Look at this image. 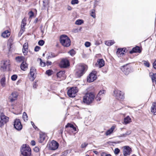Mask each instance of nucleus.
Segmentation results:
<instances>
[{
    "mask_svg": "<svg viewBox=\"0 0 156 156\" xmlns=\"http://www.w3.org/2000/svg\"><path fill=\"white\" fill-rule=\"evenodd\" d=\"M101 156H112L111 155L109 154H107L105 152H102L101 153Z\"/></svg>",
    "mask_w": 156,
    "mask_h": 156,
    "instance_id": "45",
    "label": "nucleus"
},
{
    "mask_svg": "<svg viewBox=\"0 0 156 156\" xmlns=\"http://www.w3.org/2000/svg\"><path fill=\"white\" fill-rule=\"evenodd\" d=\"M131 122V119L129 116H128L124 119L122 123L124 124H126Z\"/></svg>",
    "mask_w": 156,
    "mask_h": 156,
    "instance_id": "23",
    "label": "nucleus"
},
{
    "mask_svg": "<svg viewBox=\"0 0 156 156\" xmlns=\"http://www.w3.org/2000/svg\"><path fill=\"white\" fill-rule=\"evenodd\" d=\"M90 16L94 18H95L96 17V15L95 13V10L94 9H92L90 11Z\"/></svg>",
    "mask_w": 156,
    "mask_h": 156,
    "instance_id": "36",
    "label": "nucleus"
},
{
    "mask_svg": "<svg viewBox=\"0 0 156 156\" xmlns=\"http://www.w3.org/2000/svg\"><path fill=\"white\" fill-rule=\"evenodd\" d=\"M126 49L125 48H118L117 52V55L118 56H119L120 55H123L124 54V52H126Z\"/></svg>",
    "mask_w": 156,
    "mask_h": 156,
    "instance_id": "18",
    "label": "nucleus"
},
{
    "mask_svg": "<svg viewBox=\"0 0 156 156\" xmlns=\"http://www.w3.org/2000/svg\"><path fill=\"white\" fill-rule=\"evenodd\" d=\"M100 43L98 41H96L95 43V44L96 45H99L100 44Z\"/></svg>",
    "mask_w": 156,
    "mask_h": 156,
    "instance_id": "62",
    "label": "nucleus"
},
{
    "mask_svg": "<svg viewBox=\"0 0 156 156\" xmlns=\"http://www.w3.org/2000/svg\"><path fill=\"white\" fill-rule=\"evenodd\" d=\"M90 43L89 42H86L85 43V45L87 47H88L90 46Z\"/></svg>",
    "mask_w": 156,
    "mask_h": 156,
    "instance_id": "52",
    "label": "nucleus"
},
{
    "mask_svg": "<svg viewBox=\"0 0 156 156\" xmlns=\"http://www.w3.org/2000/svg\"><path fill=\"white\" fill-rule=\"evenodd\" d=\"M5 77H3L0 80V83L2 86L4 87L5 84Z\"/></svg>",
    "mask_w": 156,
    "mask_h": 156,
    "instance_id": "33",
    "label": "nucleus"
},
{
    "mask_svg": "<svg viewBox=\"0 0 156 156\" xmlns=\"http://www.w3.org/2000/svg\"><path fill=\"white\" fill-rule=\"evenodd\" d=\"M87 69V66L85 65H82L78 66L76 72V76L80 77L84 73Z\"/></svg>",
    "mask_w": 156,
    "mask_h": 156,
    "instance_id": "4",
    "label": "nucleus"
},
{
    "mask_svg": "<svg viewBox=\"0 0 156 156\" xmlns=\"http://www.w3.org/2000/svg\"><path fill=\"white\" fill-rule=\"evenodd\" d=\"M120 150L118 148H116L114 151V153L115 155H117L119 153Z\"/></svg>",
    "mask_w": 156,
    "mask_h": 156,
    "instance_id": "40",
    "label": "nucleus"
},
{
    "mask_svg": "<svg viewBox=\"0 0 156 156\" xmlns=\"http://www.w3.org/2000/svg\"><path fill=\"white\" fill-rule=\"evenodd\" d=\"M102 98V97L98 94L96 97L95 99L97 101H99L101 100Z\"/></svg>",
    "mask_w": 156,
    "mask_h": 156,
    "instance_id": "46",
    "label": "nucleus"
},
{
    "mask_svg": "<svg viewBox=\"0 0 156 156\" xmlns=\"http://www.w3.org/2000/svg\"><path fill=\"white\" fill-rule=\"evenodd\" d=\"M143 62H144V65L145 66H146L148 67H149L150 63L148 61H143Z\"/></svg>",
    "mask_w": 156,
    "mask_h": 156,
    "instance_id": "41",
    "label": "nucleus"
},
{
    "mask_svg": "<svg viewBox=\"0 0 156 156\" xmlns=\"http://www.w3.org/2000/svg\"><path fill=\"white\" fill-rule=\"evenodd\" d=\"M35 144H36V143L34 140H32L31 141V144L33 146H34L35 145Z\"/></svg>",
    "mask_w": 156,
    "mask_h": 156,
    "instance_id": "59",
    "label": "nucleus"
},
{
    "mask_svg": "<svg viewBox=\"0 0 156 156\" xmlns=\"http://www.w3.org/2000/svg\"><path fill=\"white\" fill-rule=\"evenodd\" d=\"M10 64V61L9 60L2 62L1 65V70L3 71L9 70Z\"/></svg>",
    "mask_w": 156,
    "mask_h": 156,
    "instance_id": "6",
    "label": "nucleus"
},
{
    "mask_svg": "<svg viewBox=\"0 0 156 156\" xmlns=\"http://www.w3.org/2000/svg\"><path fill=\"white\" fill-rule=\"evenodd\" d=\"M28 44L27 43H24L22 49L24 55H25L27 54L28 53Z\"/></svg>",
    "mask_w": 156,
    "mask_h": 156,
    "instance_id": "19",
    "label": "nucleus"
},
{
    "mask_svg": "<svg viewBox=\"0 0 156 156\" xmlns=\"http://www.w3.org/2000/svg\"><path fill=\"white\" fill-rule=\"evenodd\" d=\"M114 129H115L114 126H112L110 129L108 130L107 131V132L105 133L106 135L107 136H108V135H110L113 132Z\"/></svg>",
    "mask_w": 156,
    "mask_h": 156,
    "instance_id": "27",
    "label": "nucleus"
},
{
    "mask_svg": "<svg viewBox=\"0 0 156 156\" xmlns=\"http://www.w3.org/2000/svg\"><path fill=\"white\" fill-rule=\"evenodd\" d=\"M38 20L37 18H36L34 21V23H36L37 22Z\"/></svg>",
    "mask_w": 156,
    "mask_h": 156,
    "instance_id": "63",
    "label": "nucleus"
},
{
    "mask_svg": "<svg viewBox=\"0 0 156 156\" xmlns=\"http://www.w3.org/2000/svg\"><path fill=\"white\" fill-rule=\"evenodd\" d=\"M153 66L154 68L156 69V60L153 62Z\"/></svg>",
    "mask_w": 156,
    "mask_h": 156,
    "instance_id": "56",
    "label": "nucleus"
},
{
    "mask_svg": "<svg viewBox=\"0 0 156 156\" xmlns=\"http://www.w3.org/2000/svg\"><path fill=\"white\" fill-rule=\"evenodd\" d=\"M59 66L61 68H66L69 66V62L67 59H63L59 63Z\"/></svg>",
    "mask_w": 156,
    "mask_h": 156,
    "instance_id": "11",
    "label": "nucleus"
},
{
    "mask_svg": "<svg viewBox=\"0 0 156 156\" xmlns=\"http://www.w3.org/2000/svg\"><path fill=\"white\" fill-rule=\"evenodd\" d=\"M29 15L30 17V18L34 16V12L32 11H30L29 13Z\"/></svg>",
    "mask_w": 156,
    "mask_h": 156,
    "instance_id": "54",
    "label": "nucleus"
},
{
    "mask_svg": "<svg viewBox=\"0 0 156 156\" xmlns=\"http://www.w3.org/2000/svg\"><path fill=\"white\" fill-rule=\"evenodd\" d=\"M9 118L5 115L3 113H2L0 115V120L6 124L9 121Z\"/></svg>",
    "mask_w": 156,
    "mask_h": 156,
    "instance_id": "16",
    "label": "nucleus"
},
{
    "mask_svg": "<svg viewBox=\"0 0 156 156\" xmlns=\"http://www.w3.org/2000/svg\"><path fill=\"white\" fill-rule=\"evenodd\" d=\"M151 79L153 82H155V83H156V73L153 74Z\"/></svg>",
    "mask_w": 156,
    "mask_h": 156,
    "instance_id": "38",
    "label": "nucleus"
},
{
    "mask_svg": "<svg viewBox=\"0 0 156 156\" xmlns=\"http://www.w3.org/2000/svg\"><path fill=\"white\" fill-rule=\"evenodd\" d=\"M56 56V55L54 53L51 52H49L48 53L47 59H50L51 58L55 57Z\"/></svg>",
    "mask_w": 156,
    "mask_h": 156,
    "instance_id": "31",
    "label": "nucleus"
},
{
    "mask_svg": "<svg viewBox=\"0 0 156 156\" xmlns=\"http://www.w3.org/2000/svg\"><path fill=\"white\" fill-rule=\"evenodd\" d=\"M23 118L25 121H27L28 120V116L25 112H23Z\"/></svg>",
    "mask_w": 156,
    "mask_h": 156,
    "instance_id": "34",
    "label": "nucleus"
},
{
    "mask_svg": "<svg viewBox=\"0 0 156 156\" xmlns=\"http://www.w3.org/2000/svg\"><path fill=\"white\" fill-rule=\"evenodd\" d=\"M73 129L74 131H76V128L74 127V126H73V127L72 128Z\"/></svg>",
    "mask_w": 156,
    "mask_h": 156,
    "instance_id": "64",
    "label": "nucleus"
},
{
    "mask_svg": "<svg viewBox=\"0 0 156 156\" xmlns=\"http://www.w3.org/2000/svg\"><path fill=\"white\" fill-rule=\"evenodd\" d=\"M58 146V143L54 140H53L51 142L48 143L47 145V147H48L49 149L51 150H56Z\"/></svg>",
    "mask_w": 156,
    "mask_h": 156,
    "instance_id": "8",
    "label": "nucleus"
},
{
    "mask_svg": "<svg viewBox=\"0 0 156 156\" xmlns=\"http://www.w3.org/2000/svg\"><path fill=\"white\" fill-rule=\"evenodd\" d=\"M87 144H88L87 143H83L82 144L81 146V147L82 148H85L87 146Z\"/></svg>",
    "mask_w": 156,
    "mask_h": 156,
    "instance_id": "50",
    "label": "nucleus"
},
{
    "mask_svg": "<svg viewBox=\"0 0 156 156\" xmlns=\"http://www.w3.org/2000/svg\"><path fill=\"white\" fill-rule=\"evenodd\" d=\"M73 126H74L73 125L69 123H68L67 124V125L65 127L66 128L70 127V128H72L73 127Z\"/></svg>",
    "mask_w": 156,
    "mask_h": 156,
    "instance_id": "47",
    "label": "nucleus"
},
{
    "mask_svg": "<svg viewBox=\"0 0 156 156\" xmlns=\"http://www.w3.org/2000/svg\"><path fill=\"white\" fill-rule=\"evenodd\" d=\"M113 95L116 99L121 100L124 98V93L118 90H115L113 92Z\"/></svg>",
    "mask_w": 156,
    "mask_h": 156,
    "instance_id": "5",
    "label": "nucleus"
},
{
    "mask_svg": "<svg viewBox=\"0 0 156 156\" xmlns=\"http://www.w3.org/2000/svg\"><path fill=\"white\" fill-rule=\"evenodd\" d=\"M36 73V69L34 67H31L30 70V74L31 77L33 78L32 80H34L36 77L35 74Z\"/></svg>",
    "mask_w": 156,
    "mask_h": 156,
    "instance_id": "17",
    "label": "nucleus"
},
{
    "mask_svg": "<svg viewBox=\"0 0 156 156\" xmlns=\"http://www.w3.org/2000/svg\"><path fill=\"white\" fill-rule=\"evenodd\" d=\"M114 43V41L113 40H109L108 41H106L105 42V44L108 46H110L112 44H113Z\"/></svg>",
    "mask_w": 156,
    "mask_h": 156,
    "instance_id": "32",
    "label": "nucleus"
},
{
    "mask_svg": "<svg viewBox=\"0 0 156 156\" xmlns=\"http://www.w3.org/2000/svg\"><path fill=\"white\" fill-rule=\"evenodd\" d=\"M18 94L17 92H14L12 93L9 97V99L11 102H13L16 100Z\"/></svg>",
    "mask_w": 156,
    "mask_h": 156,
    "instance_id": "14",
    "label": "nucleus"
},
{
    "mask_svg": "<svg viewBox=\"0 0 156 156\" xmlns=\"http://www.w3.org/2000/svg\"><path fill=\"white\" fill-rule=\"evenodd\" d=\"M78 92V89L76 87L70 88L67 92L68 95L70 97H74Z\"/></svg>",
    "mask_w": 156,
    "mask_h": 156,
    "instance_id": "7",
    "label": "nucleus"
},
{
    "mask_svg": "<svg viewBox=\"0 0 156 156\" xmlns=\"http://www.w3.org/2000/svg\"><path fill=\"white\" fill-rule=\"evenodd\" d=\"M95 97V95L93 93H86L83 97V102L89 105L92 103Z\"/></svg>",
    "mask_w": 156,
    "mask_h": 156,
    "instance_id": "1",
    "label": "nucleus"
},
{
    "mask_svg": "<svg viewBox=\"0 0 156 156\" xmlns=\"http://www.w3.org/2000/svg\"><path fill=\"white\" fill-rule=\"evenodd\" d=\"M40 49V47L38 46H36L34 48V51H38Z\"/></svg>",
    "mask_w": 156,
    "mask_h": 156,
    "instance_id": "53",
    "label": "nucleus"
},
{
    "mask_svg": "<svg viewBox=\"0 0 156 156\" xmlns=\"http://www.w3.org/2000/svg\"><path fill=\"white\" fill-rule=\"evenodd\" d=\"M132 149L129 146H124L123 147V153L124 156H128L130 155Z\"/></svg>",
    "mask_w": 156,
    "mask_h": 156,
    "instance_id": "12",
    "label": "nucleus"
},
{
    "mask_svg": "<svg viewBox=\"0 0 156 156\" xmlns=\"http://www.w3.org/2000/svg\"><path fill=\"white\" fill-rule=\"evenodd\" d=\"M20 152L21 154L24 156H31V149L30 147L26 144H23L21 147Z\"/></svg>",
    "mask_w": 156,
    "mask_h": 156,
    "instance_id": "2",
    "label": "nucleus"
},
{
    "mask_svg": "<svg viewBox=\"0 0 156 156\" xmlns=\"http://www.w3.org/2000/svg\"><path fill=\"white\" fill-rule=\"evenodd\" d=\"M99 68H100L103 66L105 64L104 61L102 59H98L97 61Z\"/></svg>",
    "mask_w": 156,
    "mask_h": 156,
    "instance_id": "24",
    "label": "nucleus"
},
{
    "mask_svg": "<svg viewBox=\"0 0 156 156\" xmlns=\"http://www.w3.org/2000/svg\"><path fill=\"white\" fill-rule=\"evenodd\" d=\"M105 91L104 90H102L100 91L98 94V95L101 97H102L104 95Z\"/></svg>",
    "mask_w": 156,
    "mask_h": 156,
    "instance_id": "35",
    "label": "nucleus"
},
{
    "mask_svg": "<svg viewBox=\"0 0 156 156\" xmlns=\"http://www.w3.org/2000/svg\"><path fill=\"white\" fill-rule=\"evenodd\" d=\"M43 6L44 9H45L48 7L49 5V2L48 0H44L43 1Z\"/></svg>",
    "mask_w": 156,
    "mask_h": 156,
    "instance_id": "30",
    "label": "nucleus"
},
{
    "mask_svg": "<svg viewBox=\"0 0 156 156\" xmlns=\"http://www.w3.org/2000/svg\"><path fill=\"white\" fill-rule=\"evenodd\" d=\"M65 71H60L57 73V77L61 80H63L66 78Z\"/></svg>",
    "mask_w": 156,
    "mask_h": 156,
    "instance_id": "15",
    "label": "nucleus"
},
{
    "mask_svg": "<svg viewBox=\"0 0 156 156\" xmlns=\"http://www.w3.org/2000/svg\"><path fill=\"white\" fill-rule=\"evenodd\" d=\"M24 31V27H21V29L20 31V33L22 34Z\"/></svg>",
    "mask_w": 156,
    "mask_h": 156,
    "instance_id": "57",
    "label": "nucleus"
},
{
    "mask_svg": "<svg viewBox=\"0 0 156 156\" xmlns=\"http://www.w3.org/2000/svg\"><path fill=\"white\" fill-rule=\"evenodd\" d=\"M51 62L49 61H48L47 62V65L48 66L51 65Z\"/></svg>",
    "mask_w": 156,
    "mask_h": 156,
    "instance_id": "61",
    "label": "nucleus"
},
{
    "mask_svg": "<svg viewBox=\"0 0 156 156\" xmlns=\"http://www.w3.org/2000/svg\"><path fill=\"white\" fill-rule=\"evenodd\" d=\"M17 78V76L16 75H13L11 76V79L13 81H15Z\"/></svg>",
    "mask_w": 156,
    "mask_h": 156,
    "instance_id": "42",
    "label": "nucleus"
},
{
    "mask_svg": "<svg viewBox=\"0 0 156 156\" xmlns=\"http://www.w3.org/2000/svg\"><path fill=\"white\" fill-rule=\"evenodd\" d=\"M14 128L18 130H20L22 128V125L19 119H16L14 122Z\"/></svg>",
    "mask_w": 156,
    "mask_h": 156,
    "instance_id": "10",
    "label": "nucleus"
},
{
    "mask_svg": "<svg viewBox=\"0 0 156 156\" xmlns=\"http://www.w3.org/2000/svg\"><path fill=\"white\" fill-rule=\"evenodd\" d=\"M151 111L154 115H156V103L155 102H154L153 103Z\"/></svg>",
    "mask_w": 156,
    "mask_h": 156,
    "instance_id": "22",
    "label": "nucleus"
},
{
    "mask_svg": "<svg viewBox=\"0 0 156 156\" xmlns=\"http://www.w3.org/2000/svg\"><path fill=\"white\" fill-rule=\"evenodd\" d=\"M52 71L51 70H48L46 71V74L48 76H50L51 75V72Z\"/></svg>",
    "mask_w": 156,
    "mask_h": 156,
    "instance_id": "49",
    "label": "nucleus"
},
{
    "mask_svg": "<svg viewBox=\"0 0 156 156\" xmlns=\"http://www.w3.org/2000/svg\"><path fill=\"white\" fill-rule=\"evenodd\" d=\"M34 150L35 152H37L39 151L40 148L36 146L34 148Z\"/></svg>",
    "mask_w": 156,
    "mask_h": 156,
    "instance_id": "48",
    "label": "nucleus"
},
{
    "mask_svg": "<svg viewBox=\"0 0 156 156\" xmlns=\"http://www.w3.org/2000/svg\"><path fill=\"white\" fill-rule=\"evenodd\" d=\"M21 69L23 71L27 70V64L24 62H23L20 66Z\"/></svg>",
    "mask_w": 156,
    "mask_h": 156,
    "instance_id": "25",
    "label": "nucleus"
},
{
    "mask_svg": "<svg viewBox=\"0 0 156 156\" xmlns=\"http://www.w3.org/2000/svg\"><path fill=\"white\" fill-rule=\"evenodd\" d=\"M141 52L140 47L136 46L133 48L132 50L129 51V53L132 54L133 53H140Z\"/></svg>",
    "mask_w": 156,
    "mask_h": 156,
    "instance_id": "20",
    "label": "nucleus"
},
{
    "mask_svg": "<svg viewBox=\"0 0 156 156\" xmlns=\"http://www.w3.org/2000/svg\"><path fill=\"white\" fill-rule=\"evenodd\" d=\"M46 135L45 133H40V137L38 139V142L40 143H42L44 140Z\"/></svg>",
    "mask_w": 156,
    "mask_h": 156,
    "instance_id": "21",
    "label": "nucleus"
},
{
    "mask_svg": "<svg viewBox=\"0 0 156 156\" xmlns=\"http://www.w3.org/2000/svg\"><path fill=\"white\" fill-rule=\"evenodd\" d=\"M10 33L8 30H6L3 32L2 34V36L5 38L8 37L10 35Z\"/></svg>",
    "mask_w": 156,
    "mask_h": 156,
    "instance_id": "26",
    "label": "nucleus"
},
{
    "mask_svg": "<svg viewBox=\"0 0 156 156\" xmlns=\"http://www.w3.org/2000/svg\"><path fill=\"white\" fill-rule=\"evenodd\" d=\"M83 20H78L76 21L75 24L76 25H80L83 23Z\"/></svg>",
    "mask_w": 156,
    "mask_h": 156,
    "instance_id": "37",
    "label": "nucleus"
},
{
    "mask_svg": "<svg viewBox=\"0 0 156 156\" xmlns=\"http://www.w3.org/2000/svg\"><path fill=\"white\" fill-rule=\"evenodd\" d=\"M78 3L79 1L78 0H72L71 2V3L72 5L77 4Z\"/></svg>",
    "mask_w": 156,
    "mask_h": 156,
    "instance_id": "44",
    "label": "nucleus"
},
{
    "mask_svg": "<svg viewBox=\"0 0 156 156\" xmlns=\"http://www.w3.org/2000/svg\"><path fill=\"white\" fill-rule=\"evenodd\" d=\"M25 59V57L23 56H18L16 58V60L19 62H20L22 61L24 62Z\"/></svg>",
    "mask_w": 156,
    "mask_h": 156,
    "instance_id": "28",
    "label": "nucleus"
},
{
    "mask_svg": "<svg viewBox=\"0 0 156 156\" xmlns=\"http://www.w3.org/2000/svg\"><path fill=\"white\" fill-rule=\"evenodd\" d=\"M132 133L131 130H129L127 131L126 133H124L121 134L120 136V137H125L131 134Z\"/></svg>",
    "mask_w": 156,
    "mask_h": 156,
    "instance_id": "29",
    "label": "nucleus"
},
{
    "mask_svg": "<svg viewBox=\"0 0 156 156\" xmlns=\"http://www.w3.org/2000/svg\"><path fill=\"white\" fill-rule=\"evenodd\" d=\"M60 40L61 43L64 46L68 47L70 45L71 41L67 36L64 35H61Z\"/></svg>",
    "mask_w": 156,
    "mask_h": 156,
    "instance_id": "3",
    "label": "nucleus"
},
{
    "mask_svg": "<svg viewBox=\"0 0 156 156\" xmlns=\"http://www.w3.org/2000/svg\"><path fill=\"white\" fill-rule=\"evenodd\" d=\"M5 124V123L0 119V127H3Z\"/></svg>",
    "mask_w": 156,
    "mask_h": 156,
    "instance_id": "55",
    "label": "nucleus"
},
{
    "mask_svg": "<svg viewBox=\"0 0 156 156\" xmlns=\"http://www.w3.org/2000/svg\"><path fill=\"white\" fill-rule=\"evenodd\" d=\"M96 73V71H93L88 76L87 81L89 82H91L95 80L97 78Z\"/></svg>",
    "mask_w": 156,
    "mask_h": 156,
    "instance_id": "9",
    "label": "nucleus"
},
{
    "mask_svg": "<svg viewBox=\"0 0 156 156\" xmlns=\"http://www.w3.org/2000/svg\"><path fill=\"white\" fill-rule=\"evenodd\" d=\"M44 43V41L43 40H40L38 42V44L40 46L43 45Z\"/></svg>",
    "mask_w": 156,
    "mask_h": 156,
    "instance_id": "43",
    "label": "nucleus"
},
{
    "mask_svg": "<svg viewBox=\"0 0 156 156\" xmlns=\"http://www.w3.org/2000/svg\"><path fill=\"white\" fill-rule=\"evenodd\" d=\"M69 53L71 56H73L76 54V52L73 49H72L69 52Z\"/></svg>",
    "mask_w": 156,
    "mask_h": 156,
    "instance_id": "39",
    "label": "nucleus"
},
{
    "mask_svg": "<svg viewBox=\"0 0 156 156\" xmlns=\"http://www.w3.org/2000/svg\"><path fill=\"white\" fill-rule=\"evenodd\" d=\"M23 20L22 21V23L21 25V27H24V26L26 25V23H24Z\"/></svg>",
    "mask_w": 156,
    "mask_h": 156,
    "instance_id": "58",
    "label": "nucleus"
},
{
    "mask_svg": "<svg viewBox=\"0 0 156 156\" xmlns=\"http://www.w3.org/2000/svg\"><path fill=\"white\" fill-rule=\"evenodd\" d=\"M121 70L126 75H128L130 71V69L127 65L122 66L121 68Z\"/></svg>",
    "mask_w": 156,
    "mask_h": 156,
    "instance_id": "13",
    "label": "nucleus"
},
{
    "mask_svg": "<svg viewBox=\"0 0 156 156\" xmlns=\"http://www.w3.org/2000/svg\"><path fill=\"white\" fill-rule=\"evenodd\" d=\"M40 60L41 61L40 62V65L42 67H44L45 66V62H42L41 59V58L40 59Z\"/></svg>",
    "mask_w": 156,
    "mask_h": 156,
    "instance_id": "51",
    "label": "nucleus"
},
{
    "mask_svg": "<svg viewBox=\"0 0 156 156\" xmlns=\"http://www.w3.org/2000/svg\"><path fill=\"white\" fill-rule=\"evenodd\" d=\"M31 123L34 128L36 129L37 128V127L34 125V123L32 121L31 122Z\"/></svg>",
    "mask_w": 156,
    "mask_h": 156,
    "instance_id": "60",
    "label": "nucleus"
}]
</instances>
